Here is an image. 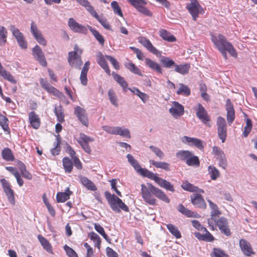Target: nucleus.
<instances>
[{
	"mask_svg": "<svg viewBox=\"0 0 257 257\" xmlns=\"http://www.w3.org/2000/svg\"><path fill=\"white\" fill-rule=\"evenodd\" d=\"M141 194L144 201L149 205H156L157 200L154 196L166 203L170 202L169 198L165 193L151 183L147 184V186L144 184L141 185Z\"/></svg>",
	"mask_w": 257,
	"mask_h": 257,
	"instance_id": "1",
	"label": "nucleus"
},
{
	"mask_svg": "<svg viewBox=\"0 0 257 257\" xmlns=\"http://www.w3.org/2000/svg\"><path fill=\"white\" fill-rule=\"evenodd\" d=\"M212 42L225 59H227V52L234 58L237 57V53L231 43L227 41L224 36L221 34H211Z\"/></svg>",
	"mask_w": 257,
	"mask_h": 257,
	"instance_id": "2",
	"label": "nucleus"
},
{
	"mask_svg": "<svg viewBox=\"0 0 257 257\" xmlns=\"http://www.w3.org/2000/svg\"><path fill=\"white\" fill-rule=\"evenodd\" d=\"M104 196L113 211L116 213L120 212L121 210L125 212L130 211L128 206L122 202L121 199L114 194H111L110 192L105 191Z\"/></svg>",
	"mask_w": 257,
	"mask_h": 257,
	"instance_id": "3",
	"label": "nucleus"
},
{
	"mask_svg": "<svg viewBox=\"0 0 257 257\" xmlns=\"http://www.w3.org/2000/svg\"><path fill=\"white\" fill-rule=\"evenodd\" d=\"M82 52L83 50L75 44L74 46V51L68 53L67 60L71 66L80 68L83 63L81 58Z\"/></svg>",
	"mask_w": 257,
	"mask_h": 257,
	"instance_id": "4",
	"label": "nucleus"
},
{
	"mask_svg": "<svg viewBox=\"0 0 257 257\" xmlns=\"http://www.w3.org/2000/svg\"><path fill=\"white\" fill-rule=\"evenodd\" d=\"M190 3L187 4L186 8L192 17L194 21H196L199 14L203 15L205 11L198 0H189Z\"/></svg>",
	"mask_w": 257,
	"mask_h": 257,
	"instance_id": "5",
	"label": "nucleus"
},
{
	"mask_svg": "<svg viewBox=\"0 0 257 257\" xmlns=\"http://www.w3.org/2000/svg\"><path fill=\"white\" fill-rule=\"evenodd\" d=\"M214 228L212 227V226H209L211 230H217L216 227H218L219 230L220 232L225 234L226 236H230L231 232L229 228L227 220L224 217H221L215 220Z\"/></svg>",
	"mask_w": 257,
	"mask_h": 257,
	"instance_id": "6",
	"label": "nucleus"
},
{
	"mask_svg": "<svg viewBox=\"0 0 257 257\" xmlns=\"http://www.w3.org/2000/svg\"><path fill=\"white\" fill-rule=\"evenodd\" d=\"M128 161L134 168L135 170L142 176L149 179L153 172L150 171L147 169L142 168L138 162L134 159L131 154H127L126 156Z\"/></svg>",
	"mask_w": 257,
	"mask_h": 257,
	"instance_id": "7",
	"label": "nucleus"
},
{
	"mask_svg": "<svg viewBox=\"0 0 257 257\" xmlns=\"http://www.w3.org/2000/svg\"><path fill=\"white\" fill-rule=\"evenodd\" d=\"M209 203V207L211 211L210 212V217L208 219V224L209 226H212L214 228V223L216 219L219 218V216L221 215V212L219 210L217 205L214 203L211 200H207Z\"/></svg>",
	"mask_w": 257,
	"mask_h": 257,
	"instance_id": "8",
	"label": "nucleus"
},
{
	"mask_svg": "<svg viewBox=\"0 0 257 257\" xmlns=\"http://www.w3.org/2000/svg\"><path fill=\"white\" fill-rule=\"evenodd\" d=\"M217 133L219 139L224 143L227 137V125L225 119L218 116L217 118Z\"/></svg>",
	"mask_w": 257,
	"mask_h": 257,
	"instance_id": "9",
	"label": "nucleus"
},
{
	"mask_svg": "<svg viewBox=\"0 0 257 257\" xmlns=\"http://www.w3.org/2000/svg\"><path fill=\"white\" fill-rule=\"evenodd\" d=\"M149 179L155 181L160 187L165 188L171 192H174L175 189L173 185L169 181L159 177L157 174L153 173Z\"/></svg>",
	"mask_w": 257,
	"mask_h": 257,
	"instance_id": "10",
	"label": "nucleus"
},
{
	"mask_svg": "<svg viewBox=\"0 0 257 257\" xmlns=\"http://www.w3.org/2000/svg\"><path fill=\"white\" fill-rule=\"evenodd\" d=\"M196 111L197 117L201 120L203 123L210 126V125L209 122L211 120L210 117L201 104L198 103L197 104V108Z\"/></svg>",
	"mask_w": 257,
	"mask_h": 257,
	"instance_id": "11",
	"label": "nucleus"
},
{
	"mask_svg": "<svg viewBox=\"0 0 257 257\" xmlns=\"http://www.w3.org/2000/svg\"><path fill=\"white\" fill-rule=\"evenodd\" d=\"M1 183L2 184L4 191L7 196L9 201L11 204L15 205V198L14 195V192L11 188L10 183L8 181L4 178L1 180Z\"/></svg>",
	"mask_w": 257,
	"mask_h": 257,
	"instance_id": "12",
	"label": "nucleus"
},
{
	"mask_svg": "<svg viewBox=\"0 0 257 257\" xmlns=\"http://www.w3.org/2000/svg\"><path fill=\"white\" fill-rule=\"evenodd\" d=\"M68 25L70 29L74 32L83 34H86L88 32L87 29L85 26L77 23L73 18L69 19Z\"/></svg>",
	"mask_w": 257,
	"mask_h": 257,
	"instance_id": "13",
	"label": "nucleus"
},
{
	"mask_svg": "<svg viewBox=\"0 0 257 257\" xmlns=\"http://www.w3.org/2000/svg\"><path fill=\"white\" fill-rule=\"evenodd\" d=\"M131 4L142 14L147 16H152V13L146 7L144 6V5L147 4L145 0H134Z\"/></svg>",
	"mask_w": 257,
	"mask_h": 257,
	"instance_id": "14",
	"label": "nucleus"
},
{
	"mask_svg": "<svg viewBox=\"0 0 257 257\" xmlns=\"http://www.w3.org/2000/svg\"><path fill=\"white\" fill-rule=\"evenodd\" d=\"M31 32L37 42L41 45L46 46L47 40L43 37L40 31L34 22H32L31 25Z\"/></svg>",
	"mask_w": 257,
	"mask_h": 257,
	"instance_id": "15",
	"label": "nucleus"
},
{
	"mask_svg": "<svg viewBox=\"0 0 257 257\" xmlns=\"http://www.w3.org/2000/svg\"><path fill=\"white\" fill-rule=\"evenodd\" d=\"M169 112L174 118H178L184 114V107L178 102L173 101Z\"/></svg>",
	"mask_w": 257,
	"mask_h": 257,
	"instance_id": "16",
	"label": "nucleus"
},
{
	"mask_svg": "<svg viewBox=\"0 0 257 257\" xmlns=\"http://www.w3.org/2000/svg\"><path fill=\"white\" fill-rule=\"evenodd\" d=\"M239 244L241 250L244 255L250 256L255 254L251 244L246 240L243 238L240 239Z\"/></svg>",
	"mask_w": 257,
	"mask_h": 257,
	"instance_id": "17",
	"label": "nucleus"
},
{
	"mask_svg": "<svg viewBox=\"0 0 257 257\" xmlns=\"http://www.w3.org/2000/svg\"><path fill=\"white\" fill-rule=\"evenodd\" d=\"M225 109L227 111L226 119L228 123L230 124L235 119V110L233 103L230 99H227L226 101Z\"/></svg>",
	"mask_w": 257,
	"mask_h": 257,
	"instance_id": "18",
	"label": "nucleus"
},
{
	"mask_svg": "<svg viewBox=\"0 0 257 257\" xmlns=\"http://www.w3.org/2000/svg\"><path fill=\"white\" fill-rule=\"evenodd\" d=\"M74 114L82 124L86 126H88L89 124L88 117L86 110L84 108L79 106H76L74 109Z\"/></svg>",
	"mask_w": 257,
	"mask_h": 257,
	"instance_id": "19",
	"label": "nucleus"
},
{
	"mask_svg": "<svg viewBox=\"0 0 257 257\" xmlns=\"http://www.w3.org/2000/svg\"><path fill=\"white\" fill-rule=\"evenodd\" d=\"M32 52L34 57L39 61L40 64L42 66L46 67L47 63L41 48L38 45H36L33 48Z\"/></svg>",
	"mask_w": 257,
	"mask_h": 257,
	"instance_id": "20",
	"label": "nucleus"
},
{
	"mask_svg": "<svg viewBox=\"0 0 257 257\" xmlns=\"http://www.w3.org/2000/svg\"><path fill=\"white\" fill-rule=\"evenodd\" d=\"M181 141L183 143L187 144L189 146H194L198 149L202 150L204 148L202 141L199 139L184 136L182 138Z\"/></svg>",
	"mask_w": 257,
	"mask_h": 257,
	"instance_id": "21",
	"label": "nucleus"
},
{
	"mask_svg": "<svg viewBox=\"0 0 257 257\" xmlns=\"http://www.w3.org/2000/svg\"><path fill=\"white\" fill-rule=\"evenodd\" d=\"M192 203L196 207L202 209L206 208V204L201 194H193L190 196Z\"/></svg>",
	"mask_w": 257,
	"mask_h": 257,
	"instance_id": "22",
	"label": "nucleus"
},
{
	"mask_svg": "<svg viewBox=\"0 0 257 257\" xmlns=\"http://www.w3.org/2000/svg\"><path fill=\"white\" fill-rule=\"evenodd\" d=\"M139 42L145 47L149 52L157 55L159 51L152 45L151 42L145 37H140L138 38Z\"/></svg>",
	"mask_w": 257,
	"mask_h": 257,
	"instance_id": "23",
	"label": "nucleus"
},
{
	"mask_svg": "<svg viewBox=\"0 0 257 257\" xmlns=\"http://www.w3.org/2000/svg\"><path fill=\"white\" fill-rule=\"evenodd\" d=\"M28 116L31 126L34 129H38L41 125V119L39 115L35 111H31Z\"/></svg>",
	"mask_w": 257,
	"mask_h": 257,
	"instance_id": "24",
	"label": "nucleus"
},
{
	"mask_svg": "<svg viewBox=\"0 0 257 257\" xmlns=\"http://www.w3.org/2000/svg\"><path fill=\"white\" fill-rule=\"evenodd\" d=\"M146 65L150 69L159 74H162L163 69L160 64L155 62L149 58L145 59Z\"/></svg>",
	"mask_w": 257,
	"mask_h": 257,
	"instance_id": "25",
	"label": "nucleus"
},
{
	"mask_svg": "<svg viewBox=\"0 0 257 257\" xmlns=\"http://www.w3.org/2000/svg\"><path fill=\"white\" fill-rule=\"evenodd\" d=\"M72 194V192L69 190V188H67L65 192H59L56 194V200L58 203H63L70 198V196Z\"/></svg>",
	"mask_w": 257,
	"mask_h": 257,
	"instance_id": "26",
	"label": "nucleus"
},
{
	"mask_svg": "<svg viewBox=\"0 0 257 257\" xmlns=\"http://www.w3.org/2000/svg\"><path fill=\"white\" fill-rule=\"evenodd\" d=\"M177 209L180 213L187 217L198 218L199 217V215L197 213L185 208L182 204L178 205Z\"/></svg>",
	"mask_w": 257,
	"mask_h": 257,
	"instance_id": "27",
	"label": "nucleus"
},
{
	"mask_svg": "<svg viewBox=\"0 0 257 257\" xmlns=\"http://www.w3.org/2000/svg\"><path fill=\"white\" fill-rule=\"evenodd\" d=\"M80 183L87 189L91 191H96L97 187L95 184L86 177L79 176Z\"/></svg>",
	"mask_w": 257,
	"mask_h": 257,
	"instance_id": "28",
	"label": "nucleus"
},
{
	"mask_svg": "<svg viewBox=\"0 0 257 257\" xmlns=\"http://www.w3.org/2000/svg\"><path fill=\"white\" fill-rule=\"evenodd\" d=\"M181 187L186 191L191 192H196L200 193H203L204 192V190L199 188L198 187L194 186V185L191 184L188 181L184 182L181 185Z\"/></svg>",
	"mask_w": 257,
	"mask_h": 257,
	"instance_id": "29",
	"label": "nucleus"
},
{
	"mask_svg": "<svg viewBox=\"0 0 257 257\" xmlns=\"http://www.w3.org/2000/svg\"><path fill=\"white\" fill-rule=\"evenodd\" d=\"M111 75L115 81H116L122 87L123 90L125 91L127 89L128 84L124 78L114 71L112 72Z\"/></svg>",
	"mask_w": 257,
	"mask_h": 257,
	"instance_id": "30",
	"label": "nucleus"
},
{
	"mask_svg": "<svg viewBox=\"0 0 257 257\" xmlns=\"http://www.w3.org/2000/svg\"><path fill=\"white\" fill-rule=\"evenodd\" d=\"M160 36L165 41L173 42L176 41V37L169 32L164 29H160L159 30Z\"/></svg>",
	"mask_w": 257,
	"mask_h": 257,
	"instance_id": "31",
	"label": "nucleus"
},
{
	"mask_svg": "<svg viewBox=\"0 0 257 257\" xmlns=\"http://www.w3.org/2000/svg\"><path fill=\"white\" fill-rule=\"evenodd\" d=\"M38 239L44 249L49 253H53L52 245L46 238L39 234Z\"/></svg>",
	"mask_w": 257,
	"mask_h": 257,
	"instance_id": "32",
	"label": "nucleus"
},
{
	"mask_svg": "<svg viewBox=\"0 0 257 257\" xmlns=\"http://www.w3.org/2000/svg\"><path fill=\"white\" fill-rule=\"evenodd\" d=\"M91 15L94 17L105 29L111 30V26L106 18L99 17L95 11Z\"/></svg>",
	"mask_w": 257,
	"mask_h": 257,
	"instance_id": "33",
	"label": "nucleus"
},
{
	"mask_svg": "<svg viewBox=\"0 0 257 257\" xmlns=\"http://www.w3.org/2000/svg\"><path fill=\"white\" fill-rule=\"evenodd\" d=\"M150 163L157 168L163 169L168 171L170 170V164L165 162L156 161L154 160H150Z\"/></svg>",
	"mask_w": 257,
	"mask_h": 257,
	"instance_id": "34",
	"label": "nucleus"
},
{
	"mask_svg": "<svg viewBox=\"0 0 257 257\" xmlns=\"http://www.w3.org/2000/svg\"><path fill=\"white\" fill-rule=\"evenodd\" d=\"M9 124V121L8 118L0 112V125L5 132L10 134L11 131Z\"/></svg>",
	"mask_w": 257,
	"mask_h": 257,
	"instance_id": "35",
	"label": "nucleus"
},
{
	"mask_svg": "<svg viewBox=\"0 0 257 257\" xmlns=\"http://www.w3.org/2000/svg\"><path fill=\"white\" fill-rule=\"evenodd\" d=\"M2 156L4 160L7 161H13L15 156L12 150L9 148H5L2 152Z\"/></svg>",
	"mask_w": 257,
	"mask_h": 257,
	"instance_id": "36",
	"label": "nucleus"
},
{
	"mask_svg": "<svg viewBox=\"0 0 257 257\" xmlns=\"http://www.w3.org/2000/svg\"><path fill=\"white\" fill-rule=\"evenodd\" d=\"M190 68L189 64H184L180 65L176 64L175 66V70L176 72L184 75L187 74L189 72Z\"/></svg>",
	"mask_w": 257,
	"mask_h": 257,
	"instance_id": "37",
	"label": "nucleus"
},
{
	"mask_svg": "<svg viewBox=\"0 0 257 257\" xmlns=\"http://www.w3.org/2000/svg\"><path fill=\"white\" fill-rule=\"evenodd\" d=\"M166 227L171 234L177 239H179L182 237L181 233L177 227L172 224H166Z\"/></svg>",
	"mask_w": 257,
	"mask_h": 257,
	"instance_id": "38",
	"label": "nucleus"
},
{
	"mask_svg": "<svg viewBox=\"0 0 257 257\" xmlns=\"http://www.w3.org/2000/svg\"><path fill=\"white\" fill-rule=\"evenodd\" d=\"M124 66L128 69L131 72L137 74L140 76H143L141 70L133 63L128 62L124 64Z\"/></svg>",
	"mask_w": 257,
	"mask_h": 257,
	"instance_id": "39",
	"label": "nucleus"
},
{
	"mask_svg": "<svg viewBox=\"0 0 257 257\" xmlns=\"http://www.w3.org/2000/svg\"><path fill=\"white\" fill-rule=\"evenodd\" d=\"M54 113L57 116L58 121L60 122H63L65 121L64 111L61 105L55 106Z\"/></svg>",
	"mask_w": 257,
	"mask_h": 257,
	"instance_id": "40",
	"label": "nucleus"
},
{
	"mask_svg": "<svg viewBox=\"0 0 257 257\" xmlns=\"http://www.w3.org/2000/svg\"><path fill=\"white\" fill-rule=\"evenodd\" d=\"M88 237L93 241L95 246L100 249L101 240L99 235L94 232H91L88 233Z\"/></svg>",
	"mask_w": 257,
	"mask_h": 257,
	"instance_id": "41",
	"label": "nucleus"
},
{
	"mask_svg": "<svg viewBox=\"0 0 257 257\" xmlns=\"http://www.w3.org/2000/svg\"><path fill=\"white\" fill-rule=\"evenodd\" d=\"M62 162L65 171L67 173H71L73 168L72 161L68 157H64Z\"/></svg>",
	"mask_w": 257,
	"mask_h": 257,
	"instance_id": "42",
	"label": "nucleus"
},
{
	"mask_svg": "<svg viewBox=\"0 0 257 257\" xmlns=\"http://www.w3.org/2000/svg\"><path fill=\"white\" fill-rule=\"evenodd\" d=\"M178 95H183L188 96L190 95L191 91L189 87L182 83L179 84V88L176 92Z\"/></svg>",
	"mask_w": 257,
	"mask_h": 257,
	"instance_id": "43",
	"label": "nucleus"
},
{
	"mask_svg": "<svg viewBox=\"0 0 257 257\" xmlns=\"http://www.w3.org/2000/svg\"><path fill=\"white\" fill-rule=\"evenodd\" d=\"M160 62L162 66L166 68L175 67L176 65V63L173 60H171L170 58L166 57H163L160 60Z\"/></svg>",
	"mask_w": 257,
	"mask_h": 257,
	"instance_id": "44",
	"label": "nucleus"
},
{
	"mask_svg": "<svg viewBox=\"0 0 257 257\" xmlns=\"http://www.w3.org/2000/svg\"><path fill=\"white\" fill-rule=\"evenodd\" d=\"M94 229L97 231L102 237L109 243H110L111 239L109 238L107 234L105 233L103 227L99 223H95L94 224Z\"/></svg>",
	"mask_w": 257,
	"mask_h": 257,
	"instance_id": "45",
	"label": "nucleus"
},
{
	"mask_svg": "<svg viewBox=\"0 0 257 257\" xmlns=\"http://www.w3.org/2000/svg\"><path fill=\"white\" fill-rule=\"evenodd\" d=\"M191 152L189 151L181 150L176 153V156L179 159L185 161L191 156Z\"/></svg>",
	"mask_w": 257,
	"mask_h": 257,
	"instance_id": "46",
	"label": "nucleus"
},
{
	"mask_svg": "<svg viewBox=\"0 0 257 257\" xmlns=\"http://www.w3.org/2000/svg\"><path fill=\"white\" fill-rule=\"evenodd\" d=\"M208 173L211 179L215 180L220 176V173L218 169L213 166H209L208 167Z\"/></svg>",
	"mask_w": 257,
	"mask_h": 257,
	"instance_id": "47",
	"label": "nucleus"
},
{
	"mask_svg": "<svg viewBox=\"0 0 257 257\" xmlns=\"http://www.w3.org/2000/svg\"><path fill=\"white\" fill-rule=\"evenodd\" d=\"M186 164L189 166H199L200 161L197 156L193 155L191 153V156L186 160Z\"/></svg>",
	"mask_w": 257,
	"mask_h": 257,
	"instance_id": "48",
	"label": "nucleus"
},
{
	"mask_svg": "<svg viewBox=\"0 0 257 257\" xmlns=\"http://www.w3.org/2000/svg\"><path fill=\"white\" fill-rule=\"evenodd\" d=\"M130 91L138 95L144 103H146L149 99V96L145 93L141 92L138 88H134V90L129 88Z\"/></svg>",
	"mask_w": 257,
	"mask_h": 257,
	"instance_id": "49",
	"label": "nucleus"
},
{
	"mask_svg": "<svg viewBox=\"0 0 257 257\" xmlns=\"http://www.w3.org/2000/svg\"><path fill=\"white\" fill-rule=\"evenodd\" d=\"M88 28L91 32L95 39L99 42L101 45H103L104 43V39L103 37L96 30L93 29L91 26H88Z\"/></svg>",
	"mask_w": 257,
	"mask_h": 257,
	"instance_id": "50",
	"label": "nucleus"
},
{
	"mask_svg": "<svg viewBox=\"0 0 257 257\" xmlns=\"http://www.w3.org/2000/svg\"><path fill=\"white\" fill-rule=\"evenodd\" d=\"M98 64L103 68L105 72L108 75H110V70L108 65L107 62L105 60L102 56H101L97 61Z\"/></svg>",
	"mask_w": 257,
	"mask_h": 257,
	"instance_id": "51",
	"label": "nucleus"
},
{
	"mask_svg": "<svg viewBox=\"0 0 257 257\" xmlns=\"http://www.w3.org/2000/svg\"><path fill=\"white\" fill-rule=\"evenodd\" d=\"M111 7L115 15L123 18V15L121 9L116 1H112L111 3Z\"/></svg>",
	"mask_w": 257,
	"mask_h": 257,
	"instance_id": "52",
	"label": "nucleus"
},
{
	"mask_svg": "<svg viewBox=\"0 0 257 257\" xmlns=\"http://www.w3.org/2000/svg\"><path fill=\"white\" fill-rule=\"evenodd\" d=\"M7 31L4 26H0V45L4 46L7 42Z\"/></svg>",
	"mask_w": 257,
	"mask_h": 257,
	"instance_id": "53",
	"label": "nucleus"
},
{
	"mask_svg": "<svg viewBox=\"0 0 257 257\" xmlns=\"http://www.w3.org/2000/svg\"><path fill=\"white\" fill-rule=\"evenodd\" d=\"M80 5L85 7L91 15L94 11L93 7L87 0H76Z\"/></svg>",
	"mask_w": 257,
	"mask_h": 257,
	"instance_id": "54",
	"label": "nucleus"
},
{
	"mask_svg": "<svg viewBox=\"0 0 257 257\" xmlns=\"http://www.w3.org/2000/svg\"><path fill=\"white\" fill-rule=\"evenodd\" d=\"M116 135H120L128 139L131 138V134L129 130L127 128H122L121 127L117 126Z\"/></svg>",
	"mask_w": 257,
	"mask_h": 257,
	"instance_id": "55",
	"label": "nucleus"
},
{
	"mask_svg": "<svg viewBox=\"0 0 257 257\" xmlns=\"http://www.w3.org/2000/svg\"><path fill=\"white\" fill-rule=\"evenodd\" d=\"M108 95L109 99L111 103L115 106H117V98L115 95L114 91L112 89H110L108 91Z\"/></svg>",
	"mask_w": 257,
	"mask_h": 257,
	"instance_id": "56",
	"label": "nucleus"
},
{
	"mask_svg": "<svg viewBox=\"0 0 257 257\" xmlns=\"http://www.w3.org/2000/svg\"><path fill=\"white\" fill-rule=\"evenodd\" d=\"M93 141V138H90L83 133L80 134L79 139L77 140L79 144H84L85 143H89Z\"/></svg>",
	"mask_w": 257,
	"mask_h": 257,
	"instance_id": "57",
	"label": "nucleus"
},
{
	"mask_svg": "<svg viewBox=\"0 0 257 257\" xmlns=\"http://www.w3.org/2000/svg\"><path fill=\"white\" fill-rule=\"evenodd\" d=\"M211 257H228V255L226 254L223 250L220 248H214L213 252L211 253Z\"/></svg>",
	"mask_w": 257,
	"mask_h": 257,
	"instance_id": "58",
	"label": "nucleus"
},
{
	"mask_svg": "<svg viewBox=\"0 0 257 257\" xmlns=\"http://www.w3.org/2000/svg\"><path fill=\"white\" fill-rule=\"evenodd\" d=\"M17 42L22 49H26L27 48V43L24 38L23 34L15 38Z\"/></svg>",
	"mask_w": 257,
	"mask_h": 257,
	"instance_id": "59",
	"label": "nucleus"
},
{
	"mask_svg": "<svg viewBox=\"0 0 257 257\" xmlns=\"http://www.w3.org/2000/svg\"><path fill=\"white\" fill-rule=\"evenodd\" d=\"M63 248L68 257H78L76 251L67 244L64 245Z\"/></svg>",
	"mask_w": 257,
	"mask_h": 257,
	"instance_id": "60",
	"label": "nucleus"
},
{
	"mask_svg": "<svg viewBox=\"0 0 257 257\" xmlns=\"http://www.w3.org/2000/svg\"><path fill=\"white\" fill-rule=\"evenodd\" d=\"M252 128V122L250 119H247L246 121V125L244 128L243 132V136L244 137H247L250 133Z\"/></svg>",
	"mask_w": 257,
	"mask_h": 257,
	"instance_id": "61",
	"label": "nucleus"
},
{
	"mask_svg": "<svg viewBox=\"0 0 257 257\" xmlns=\"http://www.w3.org/2000/svg\"><path fill=\"white\" fill-rule=\"evenodd\" d=\"M149 148L160 159H163V157H164V154L162 150H161L159 148L154 146H150L149 147Z\"/></svg>",
	"mask_w": 257,
	"mask_h": 257,
	"instance_id": "62",
	"label": "nucleus"
},
{
	"mask_svg": "<svg viewBox=\"0 0 257 257\" xmlns=\"http://www.w3.org/2000/svg\"><path fill=\"white\" fill-rule=\"evenodd\" d=\"M203 231L205 232V233L204 234L203 241L207 242H213L215 240L214 237L208 231L206 228H204Z\"/></svg>",
	"mask_w": 257,
	"mask_h": 257,
	"instance_id": "63",
	"label": "nucleus"
},
{
	"mask_svg": "<svg viewBox=\"0 0 257 257\" xmlns=\"http://www.w3.org/2000/svg\"><path fill=\"white\" fill-rule=\"evenodd\" d=\"M213 154L215 156L216 159L220 157H223L225 154L218 147L214 146L213 147Z\"/></svg>",
	"mask_w": 257,
	"mask_h": 257,
	"instance_id": "64",
	"label": "nucleus"
}]
</instances>
